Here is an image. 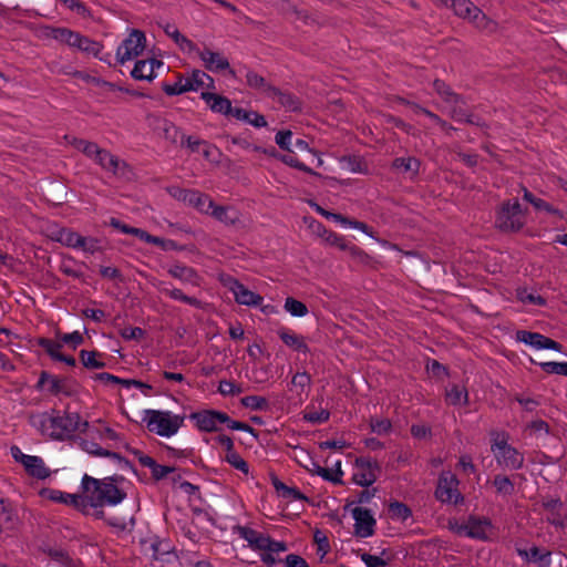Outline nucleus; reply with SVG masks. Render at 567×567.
<instances>
[{"label": "nucleus", "mask_w": 567, "mask_h": 567, "mask_svg": "<svg viewBox=\"0 0 567 567\" xmlns=\"http://www.w3.org/2000/svg\"><path fill=\"white\" fill-rule=\"evenodd\" d=\"M538 364L546 373L567 377V362L547 361Z\"/></svg>", "instance_id": "nucleus-57"}, {"label": "nucleus", "mask_w": 567, "mask_h": 567, "mask_svg": "<svg viewBox=\"0 0 567 567\" xmlns=\"http://www.w3.org/2000/svg\"><path fill=\"white\" fill-rule=\"evenodd\" d=\"M123 477L110 476L102 480L84 474L81 487L89 504L94 508L117 506L126 498V493L116 485Z\"/></svg>", "instance_id": "nucleus-1"}, {"label": "nucleus", "mask_w": 567, "mask_h": 567, "mask_svg": "<svg viewBox=\"0 0 567 567\" xmlns=\"http://www.w3.org/2000/svg\"><path fill=\"white\" fill-rule=\"evenodd\" d=\"M142 421L150 432L163 437L175 435L183 425L184 417L171 411L146 409Z\"/></svg>", "instance_id": "nucleus-4"}, {"label": "nucleus", "mask_w": 567, "mask_h": 567, "mask_svg": "<svg viewBox=\"0 0 567 567\" xmlns=\"http://www.w3.org/2000/svg\"><path fill=\"white\" fill-rule=\"evenodd\" d=\"M226 226H235L240 220L239 212L233 206H220L213 203L208 214Z\"/></svg>", "instance_id": "nucleus-27"}, {"label": "nucleus", "mask_w": 567, "mask_h": 567, "mask_svg": "<svg viewBox=\"0 0 567 567\" xmlns=\"http://www.w3.org/2000/svg\"><path fill=\"white\" fill-rule=\"evenodd\" d=\"M272 486L279 493V495L289 501H302L306 496L295 486H288L278 478L272 480Z\"/></svg>", "instance_id": "nucleus-39"}, {"label": "nucleus", "mask_w": 567, "mask_h": 567, "mask_svg": "<svg viewBox=\"0 0 567 567\" xmlns=\"http://www.w3.org/2000/svg\"><path fill=\"white\" fill-rule=\"evenodd\" d=\"M224 461L246 475L249 473L248 463L235 450L226 453Z\"/></svg>", "instance_id": "nucleus-53"}, {"label": "nucleus", "mask_w": 567, "mask_h": 567, "mask_svg": "<svg viewBox=\"0 0 567 567\" xmlns=\"http://www.w3.org/2000/svg\"><path fill=\"white\" fill-rule=\"evenodd\" d=\"M268 99H271L272 102L277 103L280 107L285 109L287 112H299L301 111V101L293 93L288 91H282L278 87H272L268 95Z\"/></svg>", "instance_id": "nucleus-23"}, {"label": "nucleus", "mask_w": 567, "mask_h": 567, "mask_svg": "<svg viewBox=\"0 0 567 567\" xmlns=\"http://www.w3.org/2000/svg\"><path fill=\"white\" fill-rule=\"evenodd\" d=\"M354 519V535L359 538H368L374 535L377 520L371 509L364 507H354L351 511Z\"/></svg>", "instance_id": "nucleus-13"}, {"label": "nucleus", "mask_w": 567, "mask_h": 567, "mask_svg": "<svg viewBox=\"0 0 567 567\" xmlns=\"http://www.w3.org/2000/svg\"><path fill=\"white\" fill-rule=\"evenodd\" d=\"M185 143L192 152H203L206 157L209 156V145L206 142L187 136Z\"/></svg>", "instance_id": "nucleus-61"}, {"label": "nucleus", "mask_w": 567, "mask_h": 567, "mask_svg": "<svg viewBox=\"0 0 567 567\" xmlns=\"http://www.w3.org/2000/svg\"><path fill=\"white\" fill-rule=\"evenodd\" d=\"M18 516L12 507V504L4 498L0 499V533L4 529L13 528L17 523Z\"/></svg>", "instance_id": "nucleus-32"}, {"label": "nucleus", "mask_w": 567, "mask_h": 567, "mask_svg": "<svg viewBox=\"0 0 567 567\" xmlns=\"http://www.w3.org/2000/svg\"><path fill=\"white\" fill-rule=\"evenodd\" d=\"M317 474L321 476L323 480L331 482L333 484H342L343 471L341 470L340 461L337 462L336 468L318 466Z\"/></svg>", "instance_id": "nucleus-45"}, {"label": "nucleus", "mask_w": 567, "mask_h": 567, "mask_svg": "<svg viewBox=\"0 0 567 567\" xmlns=\"http://www.w3.org/2000/svg\"><path fill=\"white\" fill-rule=\"evenodd\" d=\"M209 81V85L214 84V80L202 70H193L188 75H178V80L174 84L164 83L163 91L169 96L181 95L190 91H198L205 85V81Z\"/></svg>", "instance_id": "nucleus-7"}, {"label": "nucleus", "mask_w": 567, "mask_h": 567, "mask_svg": "<svg viewBox=\"0 0 567 567\" xmlns=\"http://www.w3.org/2000/svg\"><path fill=\"white\" fill-rule=\"evenodd\" d=\"M516 340L518 342H523L529 347H532L533 349L535 350H554V351H557V352H561L563 351V346L539 333V332H533V331H528V330H517L516 331Z\"/></svg>", "instance_id": "nucleus-14"}, {"label": "nucleus", "mask_w": 567, "mask_h": 567, "mask_svg": "<svg viewBox=\"0 0 567 567\" xmlns=\"http://www.w3.org/2000/svg\"><path fill=\"white\" fill-rule=\"evenodd\" d=\"M48 392L54 396L64 395L70 398L76 394L78 383L71 378L51 374Z\"/></svg>", "instance_id": "nucleus-21"}, {"label": "nucleus", "mask_w": 567, "mask_h": 567, "mask_svg": "<svg viewBox=\"0 0 567 567\" xmlns=\"http://www.w3.org/2000/svg\"><path fill=\"white\" fill-rule=\"evenodd\" d=\"M491 452L496 464L508 471H518L524 466V454L508 443L506 432H494L491 439Z\"/></svg>", "instance_id": "nucleus-3"}, {"label": "nucleus", "mask_w": 567, "mask_h": 567, "mask_svg": "<svg viewBox=\"0 0 567 567\" xmlns=\"http://www.w3.org/2000/svg\"><path fill=\"white\" fill-rule=\"evenodd\" d=\"M246 83L249 87L259 91L266 97H268L270 90H272V85L269 84L266 79L259 75L257 72L252 70H247L245 74Z\"/></svg>", "instance_id": "nucleus-36"}, {"label": "nucleus", "mask_w": 567, "mask_h": 567, "mask_svg": "<svg viewBox=\"0 0 567 567\" xmlns=\"http://www.w3.org/2000/svg\"><path fill=\"white\" fill-rule=\"evenodd\" d=\"M65 8L82 18H92L91 10L81 0H59Z\"/></svg>", "instance_id": "nucleus-54"}, {"label": "nucleus", "mask_w": 567, "mask_h": 567, "mask_svg": "<svg viewBox=\"0 0 567 567\" xmlns=\"http://www.w3.org/2000/svg\"><path fill=\"white\" fill-rule=\"evenodd\" d=\"M389 513L392 518H398L403 522L409 519L412 516V511L410 509V507L408 505H405L404 503H401L398 501L390 503Z\"/></svg>", "instance_id": "nucleus-52"}, {"label": "nucleus", "mask_w": 567, "mask_h": 567, "mask_svg": "<svg viewBox=\"0 0 567 567\" xmlns=\"http://www.w3.org/2000/svg\"><path fill=\"white\" fill-rule=\"evenodd\" d=\"M190 417L195 420L197 427L204 432H215L218 430V424L229 421L227 413L216 410L194 412Z\"/></svg>", "instance_id": "nucleus-16"}, {"label": "nucleus", "mask_w": 567, "mask_h": 567, "mask_svg": "<svg viewBox=\"0 0 567 567\" xmlns=\"http://www.w3.org/2000/svg\"><path fill=\"white\" fill-rule=\"evenodd\" d=\"M49 499H51L55 503L71 505L76 508H79L83 504L82 496H80L78 494H70V493L61 492L58 489L49 491Z\"/></svg>", "instance_id": "nucleus-38"}, {"label": "nucleus", "mask_w": 567, "mask_h": 567, "mask_svg": "<svg viewBox=\"0 0 567 567\" xmlns=\"http://www.w3.org/2000/svg\"><path fill=\"white\" fill-rule=\"evenodd\" d=\"M29 424L44 436L51 437L52 414L49 412H31Z\"/></svg>", "instance_id": "nucleus-29"}, {"label": "nucleus", "mask_w": 567, "mask_h": 567, "mask_svg": "<svg viewBox=\"0 0 567 567\" xmlns=\"http://www.w3.org/2000/svg\"><path fill=\"white\" fill-rule=\"evenodd\" d=\"M284 308L287 312H289L292 317H305L307 313H308V307L292 298V297H288L286 300H285V305H284Z\"/></svg>", "instance_id": "nucleus-50"}, {"label": "nucleus", "mask_w": 567, "mask_h": 567, "mask_svg": "<svg viewBox=\"0 0 567 567\" xmlns=\"http://www.w3.org/2000/svg\"><path fill=\"white\" fill-rule=\"evenodd\" d=\"M161 291L173 300L184 302L195 308H202V301L199 299L185 295L181 289L163 288Z\"/></svg>", "instance_id": "nucleus-41"}, {"label": "nucleus", "mask_w": 567, "mask_h": 567, "mask_svg": "<svg viewBox=\"0 0 567 567\" xmlns=\"http://www.w3.org/2000/svg\"><path fill=\"white\" fill-rule=\"evenodd\" d=\"M360 559L367 567H385L389 565L390 556L389 550L383 549L381 556L371 555L369 553H362L359 555Z\"/></svg>", "instance_id": "nucleus-43"}, {"label": "nucleus", "mask_w": 567, "mask_h": 567, "mask_svg": "<svg viewBox=\"0 0 567 567\" xmlns=\"http://www.w3.org/2000/svg\"><path fill=\"white\" fill-rule=\"evenodd\" d=\"M323 239L327 244L338 247L340 250H355L358 249L355 246H350L349 241L344 238V236L339 235L338 233L324 229Z\"/></svg>", "instance_id": "nucleus-44"}, {"label": "nucleus", "mask_w": 567, "mask_h": 567, "mask_svg": "<svg viewBox=\"0 0 567 567\" xmlns=\"http://www.w3.org/2000/svg\"><path fill=\"white\" fill-rule=\"evenodd\" d=\"M131 75L133 79L140 81H152L156 76L155 74H152V65L148 64L147 60L136 61Z\"/></svg>", "instance_id": "nucleus-46"}, {"label": "nucleus", "mask_w": 567, "mask_h": 567, "mask_svg": "<svg viewBox=\"0 0 567 567\" xmlns=\"http://www.w3.org/2000/svg\"><path fill=\"white\" fill-rule=\"evenodd\" d=\"M218 392L224 396L237 395L243 392V389L231 381L221 380L218 385Z\"/></svg>", "instance_id": "nucleus-62"}, {"label": "nucleus", "mask_w": 567, "mask_h": 567, "mask_svg": "<svg viewBox=\"0 0 567 567\" xmlns=\"http://www.w3.org/2000/svg\"><path fill=\"white\" fill-rule=\"evenodd\" d=\"M167 271L173 278L182 281L183 284H188L194 287H198L200 285L199 275L194 268L184 264H174L168 268Z\"/></svg>", "instance_id": "nucleus-26"}, {"label": "nucleus", "mask_w": 567, "mask_h": 567, "mask_svg": "<svg viewBox=\"0 0 567 567\" xmlns=\"http://www.w3.org/2000/svg\"><path fill=\"white\" fill-rule=\"evenodd\" d=\"M197 55L209 72L219 73L229 69L228 60L221 53L214 52L208 47L197 50Z\"/></svg>", "instance_id": "nucleus-18"}, {"label": "nucleus", "mask_w": 567, "mask_h": 567, "mask_svg": "<svg viewBox=\"0 0 567 567\" xmlns=\"http://www.w3.org/2000/svg\"><path fill=\"white\" fill-rule=\"evenodd\" d=\"M433 89L444 103L442 111L446 112L452 120L472 125H483L480 117L472 114L465 99L454 92L444 81L436 79Z\"/></svg>", "instance_id": "nucleus-2"}, {"label": "nucleus", "mask_w": 567, "mask_h": 567, "mask_svg": "<svg viewBox=\"0 0 567 567\" xmlns=\"http://www.w3.org/2000/svg\"><path fill=\"white\" fill-rule=\"evenodd\" d=\"M243 406L252 411H265L268 409L269 403L266 398L259 395H247L240 400Z\"/></svg>", "instance_id": "nucleus-49"}, {"label": "nucleus", "mask_w": 567, "mask_h": 567, "mask_svg": "<svg viewBox=\"0 0 567 567\" xmlns=\"http://www.w3.org/2000/svg\"><path fill=\"white\" fill-rule=\"evenodd\" d=\"M540 505L547 523L559 529L567 526V509L559 497L544 496Z\"/></svg>", "instance_id": "nucleus-12"}, {"label": "nucleus", "mask_w": 567, "mask_h": 567, "mask_svg": "<svg viewBox=\"0 0 567 567\" xmlns=\"http://www.w3.org/2000/svg\"><path fill=\"white\" fill-rule=\"evenodd\" d=\"M37 344L54 361L61 353L62 343L50 338H39Z\"/></svg>", "instance_id": "nucleus-47"}, {"label": "nucleus", "mask_w": 567, "mask_h": 567, "mask_svg": "<svg viewBox=\"0 0 567 567\" xmlns=\"http://www.w3.org/2000/svg\"><path fill=\"white\" fill-rule=\"evenodd\" d=\"M420 166V159L413 156L396 157L392 162V168L400 173L410 174L411 177H415L419 174Z\"/></svg>", "instance_id": "nucleus-31"}, {"label": "nucleus", "mask_w": 567, "mask_h": 567, "mask_svg": "<svg viewBox=\"0 0 567 567\" xmlns=\"http://www.w3.org/2000/svg\"><path fill=\"white\" fill-rule=\"evenodd\" d=\"M457 467L465 474H476L477 468L470 455L463 454L458 457Z\"/></svg>", "instance_id": "nucleus-64"}, {"label": "nucleus", "mask_w": 567, "mask_h": 567, "mask_svg": "<svg viewBox=\"0 0 567 567\" xmlns=\"http://www.w3.org/2000/svg\"><path fill=\"white\" fill-rule=\"evenodd\" d=\"M146 45V37L144 32L133 29L116 49V61L125 64L137 58L144 51Z\"/></svg>", "instance_id": "nucleus-10"}, {"label": "nucleus", "mask_w": 567, "mask_h": 567, "mask_svg": "<svg viewBox=\"0 0 567 567\" xmlns=\"http://www.w3.org/2000/svg\"><path fill=\"white\" fill-rule=\"evenodd\" d=\"M47 30L48 37L66 45L71 41V37H74V31L64 27H48Z\"/></svg>", "instance_id": "nucleus-48"}, {"label": "nucleus", "mask_w": 567, "mask_h": 567, "mask_svg": "<svg viewBox=\"0 0 567 567\" xmlns=\"http://www.w3.org/2000/svg\"><path fill=\"white\" fill-rule=\"evenodd\" d=\"M517 555L527 563L538 564L540 567H550L551 553L549 550L540 551L537 546H533L529 550L516 548Z\"/></svg>", "instance_id": "nucleus-28"}, {"label": "nucleus", "mask_w": 567, "mask_h": 567, "mask_svg": "<svg viewBox=\"0 0 567 567\" xmlns=\"http://www.w3.org/2000/svg\"><path fill=\"white\" fill-rule=\"evenodd\" d=\"M220 281L234 295L236 302L239 305L258 307L264 301L260 295L249 290L233 276L221 277Z\"/></svg>", "instance_id": "nucleus-11"}, {"label": "nucleus", "mask_w": 567, "mask_h": 567, "mask_svg": "<svg viewBox=\"0 0 567 567\" xmlns=\"http://www.w3.org/2000/svg\"><path fill=\"white\" fill-rule=\"evenodd\" d=\"M82 43L79 51L84 52L89 55L99 56L102 53L103 45L85 35H82Z\"/></svg>", "instance_id": "nucleus-55"}, {"label": "nucleus", "mask_w": 567, "mask_h": 567, "mask_svg": "<svg viewBox=\"0 0 567 567\" xmlns=\"http://www.w3.org/2000/svg\"><path fill=\"white\" fill-rule=\"evenodd\" d=\"M311 378L307 372H297L291 379V385L297 390V394L300 395L306 388H309Z\"/></svg>", "instance_id": "nucleus-59"}, {"label": "nucleus", "mask_w": 567, "mask_h": 567, "mask_svg": "<svg viewBox=\"0 0 567 567\" xmlns=\"http://www.w3.org/2000/svg\"><path fill=\"white\" fill-rule=\"evenodd\" d=\"M236 120L246 122L254 127L261 128L267 125V121L264 115L254 112V111H247L241 107H235L234 116Z\"/></svg>", "instance_id": "nucleus-35"}, {"label": "nucleus", "mask_w": 567, "mask_h": 567, "mask_svg": "<svg viewBox=\"0 0 567 567\" xmlns=\"http://www.w3.org/2000/svg\"><path fill=\"white\" fill-rule=\"evenodd\" d=\"M451 8L457 17L468 19L477 25L485 20L483 11L470 0H451Z\"/></svg>", "instance_id": "nucleus-19"}, {"label": "nucleus", "mask_w": 567, "mask_h": 567, "mask_svg": "<svg viewBox=\"0 0 567 567\" xmlns=\"http://www.w3.org/2000/svg\"><path fill=\"white\" fill-rule=\"evenodd\" d=\"M105 353L97 350H84L82 349L79 353L82 365L87 370H99L106 367L104 358Z\"/></svg>", "instance_id": "nucleus-30"}, {"label": "nucleus", "mask_w": 567, "mask_h": 567, "mask_svg": "<svg viewBox=\"0 0 567 567\" xmlns=\"http://www.w3.org/2000/svg\"><path fill=\"white\" fill-rule=\"evenodd\" d=\"M493 486L498 495L511 496L515 492L514 482L506 475L497 474L494 476Z\"/></svg>", "instance_id": "nucleus-40"}, {"label": "nucleus", "mask_w": 567, "mask_h": 567, "mask_svg": "<svg viewBox=\"0 0 567 567\" xmlns=\"http://www.w3.org/2000/svg\"><path fill=\"white\" fill-rule=\"evenodd\" d=\"M445 401L447 404L453 406L467 405L468 392L464 386L452 384L445 391Z\"/></svg>", "instance_id": "nucleus-34"}, {"label": "nucleus", "mask_w": 567, "mask_h": 567, "mask_svg": "<svg viewBox=\"0 0 567 567\" xmlns=\"http://www.w3.org/2000/svg\"><path fill=\"white\" fill-rule=\"evenodd\" d=\"M94 162L104 171L110 172L115 176L125 177L128 172V165L124 161H121L117 156L104 148L100 150Z\"/></svg>", "instance_id": "nucleus-17"}, {"label": "nucleus", "mask_w": 567, "mask_h": 567, "mask_svg": "<svg viewBox=\"0 0 567 567\" xmlns=\"http://www.w3.org/2000/svg\"><path fill=\"white\" fill-rule=\"evenodd\" d=\"M525 225V212L517 199L503 202L496 210L495 226L503 233H517Z\"/></svg>", "instance_id": "nucleus-6"}, {"label": "nucleus", "mask_w": 567, "mask_h": 567, "mask_svg": "<svg viewBox=\"0 0 567 567\" xmlns=\"http://www.w3.org/2000/svg\"><path fill=\"white\" fill-rule=\"evenodd\" d=\"M380 473L381 465L377 460L370 456H359L354 461L352 480L361 487H370L377 482Z\"/></svg>", "instance_id": "nucleus-9"}, {"label": "nucleus", "mask_w": 567, "mask_h": 567, "mask_svg": "<svg viewBox=\"0 0 567 567\" xmlns=\"http://www.w3.org/2000/svg\"><path fill=\"white\" fill-rule=\"evenodd\" d=\"M275 141L281 150L291 152V146H292L291 131H288V130L279 131L275 136Z\"/></svg>", "instance_id": "nucleus-60"}, {"label": "nucleus", "mask_w": 567, "mask_h": 567, "mask_svg": "<svg viewBox=\"0 0 567 567\" xmlns=\"http://www.w3.org/2000/svg\"><path fill=\"white\" fill-rule=\"evenodd\" d=\"M370 427H371V431L379 434V435H383V434H388L391 429H392V424L389 420L386 419H372L370 421Z\"/></svg>", "instance_id": "nucleus-63"}, {"label": "nucleus", "mask_w": 567, "mask_h": 567, "mask_svg": "<svg viewBox=\"0 0 567 567\" xmlns=\"http://www.w3.org/2000/svg\"><path fill=\"white\" fill-rule=\"evenodd\" d=\"M200 97L214 113L234 116L235 107L228 97L210 92H202Z\"/></svg>", "instance_id": "nucleus-24"}, {"label": "nucleus", "mask_w": 567, "mask_h": 567, "mask_svg": "<svg viewBox=\"0 0 567 567\" xmlns=\"http://www.w3.org/2000/svg\"><path fill=\"white\" fill-rule=\"evenodd\" d=\"M44 553L62 567H70L72 563V559L63 549L49 547L48 549H44Z\"/></svg>", "instance_id": "nucleus-56"}, {"label": "nucleus", "mask_w": 567, "mask_h": 567, "mask_svg": "<svg viewBox=\"0 0 567 567\" xmlns=\"http://www.w3.org/2000/svg\"><path fill=\"white\" fill-rule=\"evenodd\" d=\"M59 341L63 344L70 346L72 349H76L84 342V338L80 331H73L71 333H58Z\"/></svg>", "instance_id": "nucleus-58"}, {"label": "nucleus", "mask_w": 567, "mask_h": 567, "mask_svg": "<svg viewBox=\"0 0 567 567\" xmlns=\"http://www.w3.org/2000/svg\"><path fill=\"white\" fill-rule=\"evenodd\" d=\"M330 419V412L327 409L316 410L313 405H308L303 413V420L311 424H322Z\"/></svg>", "instance_id": "nucleus-42"}, {"label": "nucleus", "mask_w": 567, "mask_h": 567, "mask_svg": "<svg viewBox=\"0 0 567 567\" xmlns=\"http://www.w3.org/2000/svg\"><path fill=\"white\" fill-rule=\"evenodd\" d=\"M137 238L146 244H152V245L158 246L162 249H168L172 246H174V244H175L173 240L153 236V235L148 234L147 231H145L144 229H140Z\"/></svg>", "instance_id": "nucleus-51"}, {"label": "nucleus", "mask_w": 567, "mask_h": 567, "mask_svg": "<svg viewBox=\"0 0 567 567\" xmlns=\"http://www.w3.org/2000/svg\"><path fill=\"white\" fill-rule=\"evenodd\" d=\"M460 481L452 472H442L437 480L435 497L443 504L458 505L464 501L458 491Z\"/></svg>", "instance_id": "nucleus-8"}, {"label": "nucleus", "mask_w": 567, "mask_h": 567, "mask_svg": "<svg viewBox=\"0 0 567 567\" xmlns=\"http://www.w3.org/2000/svg\"><path fill=\"white\" fill-rule=\"evenodd\" d=\"M20 463L30 476L38 480H45L51 474L50 468L40 456L21 454Z\"/></svg>", "instance_id": "nucleus-20"}, {"label": "nucleus", "mask_w": 567, "mask_h": 567, "mask_svg": "<svg viewBox=\"0 0 567 567\" xmlns=\"http://www.w3.org/2000/svg\"><path fill=\"white\" fill-rule=\"evenodd\" d=\"M75 250L82 251L89 256H93L102 251V241L93 236L80 235Z\"/></svg>", "instance_id": "nucleus-37"}, {"label": "nucleus", "mask_w": 567, "mask_h": 567, "mask_svg": "<svg viewBox=\"0 0 567 567\" xmlns=\"http://www.w3.org/2000/svg\"><path fill=\"white\" fill-rule=\"evenodd\" d=\"M277 334L280 338V340L285 343V346H287L291 350L303 354L310 351L305 338L296 333L293 330L286 327H281L277 330Z\"/></svg>", "instance_id": "nucleus-25"}, {"label": "nucleus", "mask_w": 567, "mask_h": 567, "mask_svg": "<svg viewBox=\"0 0 567 567\" xmlns=\"http://www.w3.org/2000/svg\"><path fill=\"white\" fill-rule=\"evenodd\" d=\"M133 454L143 467L151 470L152 476L155 481H161L168 474L175 472V467L157 464L152 456L144 454L140 450H133Z\"/></svg>", "instance_id": "nucleus-22"}, {"label": "nucleus", "mask_w": 567, "mask_h": 567, "mask_svg": "<svg viewBox=\"0 0 567 567\" xmlns=\"http://www.w3.org/2000/svg\"><path fill=\"white\" fill-rule=\"evenodd\" d=\"M80 416L76 413L61 416L52 414L51 439L62 441L78 430Z\"/></svg>", "instance_id": "nucleus-15"}, {"label": "nucleus", "mask_w": 567, "mask_h": 567, "mask_svg": "<svg viewBox=\"0 0 567 567\" xmlns=\"http://www.w3.org/2000/svg\"><path fill=\"white\" fill-rule=\"evenodd\" d=\"M449 528L452 533L475 540L486 542L494 530L489 518L477 515H470L466 522L457 519L449 520Z\"/></svg>", "instance_id": "nucleus-5"}, {"label": "nucleus", "mask_w": 567, "mask_h": 567, "mask_svg": "<svg viewBox=\"0 0 567 567\" xmlns=\"http://www.w3.org/2000/svg\"><path fill=\"white\" fill-rule=\"evenodd\" d=\"M213 203L214 200L208 195L203 194L199 190L195 189H190L186 202L187 205L196 208L198 212L206 215L213 207Z\"/></svg>", "instance_id": "nucleus-33"}]
</instances>
